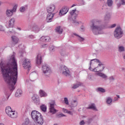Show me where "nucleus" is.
Returning a JSON list of instances; mask_svg holds the SVG:
<instances>
[{
  "label": "nucleus",
  "mask_w": 125,
  "mask_h": 125,
  "mask_svg": "<svg viewBox=\"0 0 125 125\" xmlns=\"http://www.w3.org/2000/svg\"><path fill=\"white\" fill-rule=\"evenodd\" d=\"M17 62L15 58H12V63H3L1 62L0 68L4 80L8 83L10 90H14V85L17 83L18 78V69H17Z\"/></svg>",
  "instance_id": "1"
},
{
  "label": "nucleus",
  "mask_w": 125,
  "mask_h": 125,
  "mask_svg": "<svg viewBox=\"0 0 125 125\" xmlns=\"http://www.w3.org/2000/svg\"><path fill=\"white\" fill-rule=\"evenodd\" d=\"M105 68L104 65L97 59L92 60L90 62L89 70L93 72H103Z\"/></svg>",
  "instance_id": "2"
},
{
  "label": "nucleus",
  "mask_w": 125,
  "mask_h": 125,
  "mask_svg": "<svg viewBox=\"0 0 125 125\" xmlns=\"http://www.w3.org/2000/svg\"><path fill=\"white\" fill-rule=\"evenodd\" d=\"M100 21L98 20H93L91 21V30L94 35L100 34L99 31H101L103 29V27L100 25Z\"/></svg>",
  "instance_id": "3"
},
{
  "label": "nucleus",
  "mask_w": 125,
  "mask_h": 125,
  "mask_svg": "<svg viewBox=\"0 0 125 125\" xmlns=\"http://www.w3.org/2000/svg\"><path fill=\"white\" fill-rule=\"evenodd\" d=\"M5 112L6 114H7L10 118H12V119H16L18 116L17 112L12 111L11 107L10 106L6 107Z\"/></svg>",
  "instance_id": "4"
},
{
  "label": "nucleus",
  "mask_w": 125,
  "mask_h": 125,
  "mask_svg": "<svg viewBox=\"0 0 125 125\" xmlns=\"http://www.w3.org/2000/svg\"><path fill=\"white\" fill-rule=\"evenodd\" d=\"M61 73L63 76H65V77H71V72L66 66L61 67Z\"/></svg>",
  "instance_id": "5"
},
{
  "label": "nucleus",
  "mask_w": 125,
  "mask_h": 125,
  "mask_svg": "<svg viewBox=\"0 0 125 125\" xmlns=\"http://www.w3.org/2000/svg\"><path fill=\"white\" fill-rule=\"evenodd\" d=\"M123 30L121 27H117L114 32V36L116 39H121L123 37Z\"/></svg>",
  "instance_id": "6"
},
{
  "label": "nucleus",
  "mask_w": 125,
  "mask_h": 125,
  "mask_svg": "<svg viewBox=\"0 0 125 125\" xmlns=\"http://www.w3.org/2000/svg\"><path fill=\"white\" fill-rule=\"evenodd\" d=\"M42 71L43 74H45L47 76H49L51 74V70L50 67L47 64H44L42 67Z\"/></svg>",
  "instance_id": "7"
},
{
  "label": "nucleus",
  "mask_w": 125,
  "mask_h": 125,
  "mask_svg": "<svg viewBox=\"0 0 125 125\" xmlns=\"http://www.w3.org/2000/svg\"><path fill=\"white\" fill-rule=\"evenodd\" d=\"M55 105H56V104H55V101H52L50 103L49 110L50 113H51L52 114H56V113L58 112V110L55 109V108H54V106H55Z\"/></svg>",
  "instance_id": "8"
},
{
  "label": "nucleus",
  "mask_w": 125,
  "mask_h": 125,
  "mask_svg": "<svg viewBox=\"0 0 125 125\" xmlns=\"http://www.w3.org/2000/svg\"><path fill=\"white\" fill-rule=\"evenodd\" d=\"M22 66L24 69H30L31 68V61L28 59L23 61Z\"/></svg>",
  "instance_id": "9"
},
{
  "label": "nucleus",
  "mask_w": 125,
  "mask_h": 125,
  "mask_svg": "<svg viewBox=\"0 0 125 125\" xmlns=\"http://www.w3.org/2000/svg\"><path fill=\"white\" fill-rule=\"evenodd\" d=\"M41 113H39L36 110L33 111L31 113L32 118L33 120H34V121H35L39 117H41Z\"/></svg>",
  "instance_id": "10"
},
{
  "label": "nucleus",
  "mask_w": 125,
  "mask_h": 125,
  "mask_svg": "<svg viewBox=\"0 0 125 125\" xmlns=\"http://www.w3.org/2000/svg\"><path fill=\"white\" fill-rule=\"evenodd\" d=\"M17 8V5H15L12 10H7L6 11V15L7 16H12L14 12L16 11V9Z\"/></svg>",
  "instance_id": "11"
},
{
  "label": "nucleus",
  "mask_w": 125,
  "mask_h": 125,
  "mask_svg": "<svg viewBox=\"0 0 125 125\" xmlns=\"http://www.w3.org/2000/svg\"><path fill=\"white\" fill-rule=\"evenodd\" d=\"M68 11H69V8L67 6H65L62 8L59 12V15H64L67 14Z\"/></svg>",
  "instance_id": "12"
},
{
  "label": "nucleus",
  "mask_w": 125,
  "mask_h": 125,
  "mask_svg": "<svg viewBox=\"0 0 125 125\" xmlns=\"http://www.w3.org/2000/svg\"><path fill=\"white\" fill-rule=\"evenodd\" d=\"M54 10H55V5L52 4L50 5L47 8L48 13H53Z\"/></svg>",
  "instance_id": "13"
},
{
  "label": "nucleus",
  "mask_w": 125,
  "mask_h": 125,
  "mask_svg": "<svg viewBox=\"0 0 125 125\" xmlns=\"http://www.w3.org/2000/svg\"><path fill=\"white\" fill-rule=\"evenodd\" d=\"M15 20L14 18L11 19L7 24V28H12L14 25Z\"/></svg>",
  "instance_id": "14"
},
{
  "label": "nucleus",
  "mask_w": 125,
  "mask_h": 125,
  "mask_svg": "<svg viewBox=\"0 0 125 125\" xmlns=\"http://www.w3.org/2000/svg\"><path fill=\"white\" fill-rule=\"evenodd\" d=\"M35 123L38 124V125H42L43 124V119L42 115H40V117H39L37 119L34 121Z\"/></svg>",
  "instance_id": "15"
},
{
  "label": "nucleus",
  "mask_w": 125,
  "mask_h": 125,
  "mask_svg": "<svg viewBox=\"0 0 125 125\" xmlns=\"http://www.w3.org/2000/svg\"><path fill=\"white\" fill-rule=\"evenodd\" d=\"M11 39L13 42V43L14 45H15V44H17V43L19 42V39H18L17 37L15 36H12L11 37Z\"/></svg>",
  "instance_id": "16"
},
{
  "label": "nucleus",
  "mask_w": 125,
  "mask_h": 125,
  "mask_svg": "<svg viewBox=\"0 0 125 125\" xmlns=\"http://www.w3.org/2000/svg\"><path fill=\"white\" fill-rule=\"evenodd\" d=\"M49 14L47 15L46 20L47 22H51L52 21V18L54 16V14L52 13H48Z\"/></svg>",
  "instance_id": "17"
},
{
  "label": "nucleus",
  "mask_w": 125,
  "mask_h": 125,
  "mask_svg": "<svg viewBox=\"0 0 125 125\" xmlns=\"http://www.w3.org/2000/svg\"><path fill=\"white\" fill-rule=\"evenodd\" d=\"M42 62V55L41 54H38L37 57L36 63L38 65H41Z\"/></svg>",
  "instance_id": "18"
},
{
  "label": "nucleus",
  "mask_w": 125,
  "mask_h": 125,
  "mask_svg": "<svg viewBox=\"0 0 125 125\" xmlns=\"http://www.w3.org/2000/svg\"><path fill=\"white\" fill-rule=\"evenodd\" d=\"M40 41H41V42H49L50 41V38L48 36H42L41 38Z\"/></svg>",
  "instance_id": "19"
},
{
  "label": "nucleus",
  "mask_w": 125,
  "mask_h": 125,
  "mask_svg": "<svg viewBox=\"0 0 125 125\" xmlns=\"http://www.w3.org/2000/svg\"><path fill=\"white\" fill-rule=\"evenodd\" d=\"M39 93L41 97H46V96H47V94L42 90H40Z\"/></svg>",
  "instance_id": "20"
},
{
  "label": "nucleus",
  "mask_w": 125,
  "mask_h": 125,
  "mask_svg": "<svg viewBox=\"0 0 125 125\" xmlns=\"http://www.w3.org/2000/svg\"><path fill=\"white\" fill-rule=\"evenodd\" d=\"M23 93V92L22 91V90L19 89L17 90L15 93V96L16 97H18L20 96V95H22V94Z\"/></svg>",
  "instance_id": "21"
},
{
  "label": "nucleus",
  "mask_w": 125,
  "mask_h": 125,
  "mask_svg": "<svg viewBox=\"0 0 125 125\" xmlns=\"http://www.w3.org/2000/svg\"><path fill=\"white\" fill-rule=\"evenodd\" d=\"M78 105V102L76 100L72 101L71 102V107H77Z\"/></svg>",
  "instance_id": "22"
},
{
  "label": "nucleus",
  "mask_w": 125,
  "mask_h": 125,
  "mask_svg": "<svg viewBox=\"0 0 125 125\" xmlns=\"http://www.w3.org/2000/svg\"><path fill=\"white\" fill-rule=\"evenodd\" d=\"M56 32L59 34H62L63 32V29H62L60 26H58L56 28Z\"/></svg>",
  "instance_id": "23"
},
{
  "label": "nucleus",
  "mask_w": 125,
  "mask_h": 125,
  "mask_svg": "<svg viewBox=\"0 0 125 125\" xmlns=\"http://www.w3.org/2000/svg\"><path fill=\"white\" fill-rule=\"evenodd\" d=\"M82 85V83H78L77 84H73V86L72 87V88L73 89H76V88H78L79 86H81Z\"/></svg>",
  "instance_id": "24"
},
{
  "label": "nucleus",
  "mask_w": 125,
  "mask_h": 125,
  "mask_svg": "<svg viewBox=\"0 0 125 125\" xmlns=\"http://www.w3.org/2000/svg\"><path fill=\"white\" fill-rule=\"evenodd\" d=\"M97 75L98 76H99L101 78H103V79H106L107 78V75L102 73H98Z\"/></svg>",
  "instance_id": "25"
},
{
  "label": "nucleus",
  "mask_w": 125,
  "mask_h": 125,
  "mask_svg": "<svg viewBox=\"0 0 125 125\" xmlns=\"http://www.w3.org/2000/svg\"><path fill=\"white\" fill-rule=\"evenodd\" d=\"M62 111L63 113H67V114H69V115H73V112L71 111H68V110L65 108H62Z\"/></svg>",
  "instance_id": "26"
},
{
  "label": "nucleus",
  "mask_w": 125,
  "mask_h": 125,
  "mask_svg": "<svg viewBox=\"0 0 125 125\" xmlns=\"http://www.w3.org/2000/svg\"><path fill=\"white\" fill-rule=\"evenodd\" d=\"M70 15H71V16H73V15L75 16V17H76V16H77V14H76V9L75 10H73L71 11L70 12Z\"/></svg>",
  "instance_id": "27"
},
{
  "label": "nucleus",
  "mask_w": 125,
  "mask_h": 125,
  "mask_svg": "<svg viewBox=\"0 0 125 125\" xmlns=\"http://www.w3.org/2000/svg\"><path fill=\"white\" fill-rule=\"evenodd\" d=\"M87 109H93V110H96V107H95V105L94 104H92L91 105H90Z\"/></svg>",
  "instance_id": "28"
},
{
  "label": "nucleus",
  "mask_w": 125,
  "mask_h": 125,
  "mask_svg": "<svg viewBox=\"0 0 125 125\" xmlns=\"http://www.w3.org/2000/svg\"><path fill=\"white\" fill-rule=\"evenodd\" d=\"M41 109L42 111H43V112H45L46 111V106L45 105H42L41 106Z\"/></svg>",
  "instance_id": "29"
},
{
  "label": "nucleus",
  "mask_w": 125,
  "mask_h": 125,
  "mask_svg": "<svg viewBox=\"0 0 125 125\" xmlns=\"http://www.w3.org/2000/svg\"><path fill=\"white\" fill-rule=\"evenodd\" d=\"M107 4L108 6H112V5L113 4V1L112 0H107Z\"/></svg>",
  "instance_id": "30"
},
{
  "label": "nucleus",
  "mask_w": 125,
  "mask_h": 125,
  "mask_svg": "<svg viewBox=\"0 0 125 125\" xmlns=\"http://www.w3.org/2000/svg\"><path fill=\"white\" fill-rule=\"evenodd\" d=\"M112 100L110 98H108L106 100V103L107 104H110L112 103Z\"/></svg>",
  "instance_id": "31"
},
{
  "label": "nucleus",
  "mask_w": 125,
  "mask_h": 125,
  "mask_svg": "<svg viewBox=\"0 0 125 125\" xmlns=\"http://www.w3.org/2000/svg\"><path fill=\"white\" fill-rule=\"evenodd\" d=\"M64 102L65 104L66 105H69V101L68 100V98H64Z\"/></svg>",
  "instance_id": "32"
},
{
  "label": "nucleus",
  "mask_w": 125,
  "mask_h": 125,
  "mask_svg": "<svg viewBox=\"0 0 125 125\" xmlns=\"http://www.w3.org/2000/svg\"><path fill=\"white\" fill-rule=\"evenodd\" d=\"M98 91H101V92H105V90L103 88L99 87L98 88Z\"/></svg>",
  "instance_id": "33"
},
{
  "label": "nucleus",
  "mask_w": 125,
  "mask_h": 125,
  "mask_svg": "<svg viewBox=\"0 0 125 125\" xmlns=\"http://www.w3.org/2000/svg\"><path fill=\"white\" fill-rule=\"evenodd\" d=\"M125 50V48L123 46H120L119 47V51H124Z\"/></svg>",
  "instance_id": "34"
},
{
  "label": "nucleus",
  "mask_w": 125,
  "mask_h": 125,
  "mask_svg": "<svg viewBox=\"0 0 125 125\" xmlns=\"http://www.w3.org/2000/svg\"><path fill=\"white\" fill-rule=\"evenodd\" d=\"M55 48L56 47H54V46H51L50 47V50H51V51H54V50H55Z\"/></svg>",
  "instance_id": "35"
},
{
  "label": "nucleus",
  "mask_w": 125,
  "mask_h": 125,
  "mask_svg": "<svg viewBox=\"0 0 125 125\" xmlns=\"http://www.w3.org/2000/svg\"><path fill=\"white\" fill-rule=\"evenodd\" d=\"M20 10L21 12H24V11H25V8L24 7H21L20 8Z\"/></svg>",
  "instance_id": "36"
},
{
  "label": "nucleus",
  "mask_w": 125,
  "mask_h": 125,
  "mask_svg": "<svg viewBox=\"0 0 125 125\" xmlns=\"http://www.w3.org/2000/svg\"><path fill=\"white\" fill-rule=\"evenodd\" d=\"M110 18V14H108L105 17V19L106 20H108Z\"/></svg>",
  "instance_id": "37"
},
{
  "label": "nucleus",
  "mask_w": 125,
  "mask_h": 125,
  "mask_svg": "<svg viewBox=\"0 0 125 125\" xmlns=\"http://www.w3.org/2000/svg\"><path fill=\"white\" fill-rule=\"evenodd\" d=\"M32 100H34L35 101V100H37L38 98V96L34 95L32 97Z\"/></svg>",
  "instance_id": "38"
},
{
  "label": "nucleus",
  "mask_w": 125,
  "mask_h": 125,
  "mask_svg": "<svg viewBox=\"0 0 125 125\" xmlns=\"http://www.w3.org/2000/svg\"><path fill=\"white\" fill-rule=\"evenodd\" d=\"M0 31L2 32H4V27L3 26L0 25Z\"/></svg>",
  "instance_id": "39"
},
{
  "label": "nucleus",
  "mask_w": 125,
  "mask_h": 125,
  "mask_svg": "<svg viewBox=\"0 0 125 125\" xmlns=\"http://www.w3.org/2000/svg\"><path fill=\"white\" fill-rule=\"evenodd\" d=\"M121 4H122V5H125V0H121Z\"/></svg>",
  "instance_id": "40"
},
{
  "label": "nucleus",
  "mask_w": 125,
  "mask_h": 125,
  "mask_svg": "<svg viewBox=\"0 0 125 125\" xmlns=\"http://www.w3.org/2000/svg\"><path fill=\"white\" fill-rule=\"evenodd\" d=\"M36 75H37V74H36V73L32 72L30 74V77H33V76H36Z\"/></svg>",
  "instance_id": "41"
},
{
  "label": "nucleus",
  "mask_w": 125,
  "mask_h": 125,
  "mask_svg": "<svg viewBox=\"0 0 125 125\" xmlns=\"http://www.w3.org/2000/svg\"><path fill=\"white\" fill-rule=\"evenodd\" d=\"M79 38H80V40L81 41V42H83V41H84V39L83 37H81L80 36H79Z\"/></svg>",
  "instance_id": "42"
},
{
  "label": "nucleus",
  "mask_w": 125,
  "mask_h": 125,
  "mask_svg": "<svg viewBox=\"0 0 125 125\" xmlns=\"http://www.w3.org/2000/svg\"><path fill=\"white\" fill-rule=\"evenodd\" d=\"M117 98H114V101H118V98H120V96L117 95Z\"/></svg>",
  "instance_id": "43"
},
{
  "label": "nucleus",
  "mask_w": 125,
  "mask_h": 125,
  "mask_svg": "<svg viewBox=\"0 0 125 125\" xmlns=\"http://www.w3.org/2000/svg\"><path fill=\"white\" fill-rule=\"evenodd\" d=\"M109 80H110V81H114V80H115V78H114V77L111 76L110 77H109Z\"/></svg>",
  "instance_id": "44"
},
{
  "label": "nucleus",
  "mask_w": 125,
  "mask_h": 125,
  "mask_svg": "<svg viewBox=\"0 0 125 125\" xmlns=\"http://www.w3.org/2000/svg\"><path fill=\"white\" fill-rule=\"evenodd\" d=\"M84 124V121H82L80 123V125H83Z\"/></svg>",
  "instance_id": "45"
},
{
  "label": "nucleus",
  "mask_w": 125,
  "mask_h": 125,
  "mask_svg": "<svg viewBox=\"0 0 125 125\" xmlns=\"http://www.w3.org/2000/svg\"><path fill=\"white\" fill-rule=\"evenodd\" d=\"M46 46H47V45H46L45 44H44L42 45V47H43V48L46 47Z\"/></svg>",
  "instance_id": "46"
},
{
  "label": "nucleus",
  "mask_w": 125,
  "mask_h": 125,
  "mask_svg": "<svg viewBox=\"0 0 125 125\" xmlns=\"http://www.w3.org/2000/svg\"><path fill=\"white\" fill-rule=\"evenodd\" d=\"M115 27H116V24H113L111 26L110 28H115Z\"/></svg>",
  "instance_id": "47"
},
{
  "label": "nucleus",
  "mask_w": 125,
  "mask_h": 125,
  "mask_svg": "<svg viewBox=\"0 0 125 125\" xmlns=\"http://www.w3.org/2000/svg\"><path fill=\"white\" fill-rule=\"evenodd\" d=\"M60 117H66V116H65V115H64L63 114H60Z\"/></svg>",
  "instance_id": "48"
},
{
  "label": "nucleus",
  "mask_w": 125,
  "mask_h": 125,
  "mask_svg": "<svg viewBox=\"0 0 125 125\" xmlns=\"http://www.w3.org/2000/svg\"><path fill=\"white\" fill-rule=\"evenodd\" d=\"M10 33H13V34H15V32L14 31H10Z\"/></svg>",
  "instance_id": "49"
},
{
  "label": "nucleus",
  "mask_w": 125,
  "mask_h": 125,
  "mask_svg": "<svg viewBox=\"0 0 125 125\" xmlns=\"http://www.w3.org/2000/svg\"><path fill=\"white\" fill-rule=\"evenodd\" d=\"M74 6H76V4H73V5L71 6V7H74Z\"/></svg>",
  "instance_id": "50"
},
{
  "label": "nucleus",
  "mask_w": 125,
  "mask_h": 125,
  "mask_svg": "<svg viewBox=\"0 0 125 125\" xmlns=\"http://www.w3.org/2000/svg\"><path fill=\"white\" fill-rule=\"evenodd\" d=\"M36 29H38V27H33V30H36Z\"/></svg>",
  "instance_id": "51"
},
{
  "label": "nucleus",
  "mask_w": 125,
  "mask_h": 125,
  "mask_svg": "<svg viewBox=\"0 0 125 125\" xmlns=\"http://www.w3.org/2000/svg\"><path fill=\"white\" fill-rule=\"evenodd\" d=\"M83 29H84L83 27L82 28H81V30H82L81 31H83Z\"/></svg>",
  "instance_id": "52"
},
{
  "label": "nucleus",
  "mask_w": 125,
  "mask_h": 125,
  "mask_svg": "<svg viewBox=\"0 0 125 125\" xmlns=\"http://www.w3.org/2000/svg\"><path fill=\"white\" fill-rule=\"evenodd\" d=\"M118 6H119V7H120V6H121V4H118Z\"/></svg>",
  "instance_id": "53"
},
{
  "label": "nucleus",
  "mask_w": 125,
  "mask_h": 125,
  "mask_svg": "<svg viewBox=\"0 0 125 125\" xmlns=\"http://www.w3.org/2000/svg\"><path fill=\"white\" fill-rule=\"evenodd\" d=\"M0 125H4L3 124H0Z\"/></svg>",
  "instance_id": "54"
},
{
  "label": "nucleus",
  "mask_w": 125,
  "mask_h": 125,
  "mask_svg": "<svg viewBox=\"0 0 125 125\" xmlns=\"http://www.w3.org/2000/svg\"><path fill=\"white\" fill-rule=\"evenodd\" d=\"M124 59H125V55L124 56Z\"/></svg>",
  "instance_id": "55"
},
{
  "label": "nucleus",
  "mask_w": 125,
  "mask_h": 125,
  "mask_svg": "<svg viewBox=\"0 0 125 125\" xmlns=\"http://www.w3.org/2000/svg\"><path fill=\"white\" fill-rule=\"evenodd\" d=\"M1 4V2L0 1V5Z\"/></svg>",
  "instance_id": "56"
},
{
  "label": "nucleus",
  "mask_w": 125,
  "mask_h": 125,
  "mask_svg": "<svg viewBox=\"0 0 125 125\" xmlns=\"http://www.w3.org/2000/svg\"><path fill=\"white\" fill-rule=\"evenodd\" d=\"M54 125H57V124H54Z\"/></svg>",
  "instance_id": "57"
}]
</instances>
